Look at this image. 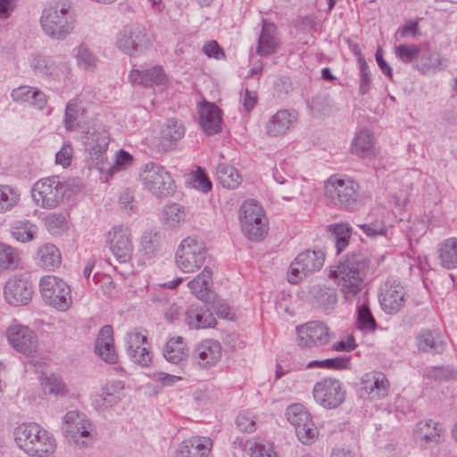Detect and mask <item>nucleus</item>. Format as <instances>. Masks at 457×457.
Segmentation results:
<instances>
[{
    "mask_svg": "<svg viewBox=\"0 0 457 457\" xmlns=\"http://www.w3.org/2000/svg\"><path fill=\"white\" fill-rule=\"evenodd\" d=\"M369 262L361 253H351L330 267L332 278L346 301H353L361 292Z\"/></svg>",
    "mask_w": 457,
    "mask_h": 457,
    "instance_id": "obj_1",
    "label": "nucleus"
},
{
    "mask_svg": "<svg viewBox=\"0 0 457 457\" xmlns=\"http://www.w3.org/2000/svg\"><path fill=\"white\" fill-rule=\"evenodd\" d=\"M17 445L31 457H44L54 452L56 444L52 435L39 424L29 422L14 430Z\"/></svg>",
    "mask_w": 457,
    "mask_h": 457,
    "instance_id": "obj_2",
    "label": "nucleus"
},
{
    "mask_svg": "<svg viewBox=\"0 0 457 457\" xmlns=\"http://www.w3.org/2000/svg\"><path fill=\"white\" fill-rule=\"evenodd\" d=\"M75 22V13L67 3H58L45 8L40 17L44 33L55 40H63L71 34Z\"/></svg>",
    "mask_w": 457,
    "mask_h": 457,
    "instance_id": "obj_3",
    "label": "nucleus"
},
{
    "mask_svg": "<svg viewBox=\"0 0 457 457\" xmlns=\"http://www.w3.org/2000/svg\"><path fill=\"white\" fill-rule=\"evenodd\" d=\"M325 195L335 206L349 211L361 204L359 184L347 177L331 176L325 184Z\"/></svg>",
    "mask_w": 457,
    "mask_h": 457,
    "instance_id": "obj_4",
    "label": "nucleus"
},
{
    "mask_svg": "<svg viewBox=\"0 0 457 457\" xmlns=\"http://www.w3.org/2000/svg\"><path fill=\"white\" fill-rule=\"evenodd\" d=\"M71 192V187L60 176L40 179L32 187L31 195L35 204L45 209H53L62 203Z\"/></svg>",
    "mask_w": 457,
    "mask_h": 457,
    "instance_id": "obj_5",
    "label": "nucleus"
},
{
    "mask_svg": "<svg viewBox=\"0 0 457 457\" xmlns=\"http://www.w3.org/2000/svg\"><path fill=\"white\" fill-rule=\"evenodd\" d=\"M239 220L244 235L251 241H261L268 233V220L262 206L254 200L240 207Z\"/></svg>",
    "mask_w": 457,
    "mask_h": 457,
    "instance_id": "obj_6",
    "label": "nucleus"
},
{
    "mask_svg": "<svg viewBox=\"0 0 457 457\" xmlns=\"http://www.w3.org/2000/svg\"><path fill=\"white\" fill-rule=\"evenodd\" d=\"M63 435L76 447L83 448L93 441V426L87 415L78 411H70L62 418Z\"/></svg>",
    "mask_w": 457,
    "mask_h": 457,
    "instance_id": "obj_7",
    "label": "nucleus"
},
{
    "mask_svg": "<svg viewBox=\"0 0 457 457\" xmlns=\"http://www.w3.org/2000/svg\"><path fill=\"white\" fill-rule=\"evenodd\" d=\"M144 187L157 197H167L173 194L176 186L170 174L158 163L145 164L139 173Z\"/></svg>",
    "mask_w": 457,
    "mask_h": 457,
    "instance_id": "obj_8",
    "label": "nucleus"
},
{
    "mask_svg": "<svg viewBox=\"0 0 457 457\" xmlns=\"http://www.w3.org/2000/svg\"><path fill=\"white\" fill-rule=\"evenodd\" d=\"M206 249L202 240L187 237L183 239L176 252L177 267L185 273H194L204 264Z\"/></svg>",
    "mask_w": 457,
    "mask_h": 457,
    "instance_id": "obj_9",
    "label": "nucleus"
},
{
    "mask_svg": "<svg viewBox=\"0 0 457 457\" xmlns=\"http://www.w3.org/2000/svg\"><path fill=\"white\" fill-rule=\"evenodd\" d=\"M39 289L45 302L58 311L64 312L72 303L69 285L62 278L46 275L40 278Z\"/></svg>",
    "mask_w": 457,
    "mask_h": 457,
    "instance_id": "obj_10",
    "label": "nucleus"
},
{
    "mask_svg": "<svg viewBox=\"0 0 457 457\" xmlns=\"http://www.w3.org/2000/svg\"><path fill=\"white\" fill-rule=\"evenodd\" d=\"M29 65L37 76L49 80L64 81L71 75L68 62L60 57L33 54L29 57Z\"/></svg>",
    "mask_w": 457,
    "mask_h": 457,
    "instance_id": "obj_11",
    "label": "nucleus"
},
{
    "mask_svg": "<svg viewBox=\"0 0 457 457\" xmlns=\"http://www.w3.org/2000/svg\"><path fill=\"white\" fill-rule=\"evenodd\" d=\"M106 244L113 257L120 263L131 261L134 245L131 229L125 224H117L106 234Z\"/></svg>",
    "mask_w": 457,
    "mask_h": 457,
    "instance_id": "obj_12",
    "label": "nucleus"
},
{
    "mask_svg": "<svg viewBox=\"0 0 457 457\" xmlns=\"http://www.w3.org/2000/svg\"><path fill=\"white\" fill-rule=\"evenodd\" d=\"M287 420L295 428L299 441L303 445H311L319 435V430L312 421V416L301 403H294L287 408Z\"/></svg>",
    "mask_w": 457,
    "mask_h": 457,
    "instance_id": "obj_13",
    "label": "nucleus"
},
{
    "mask_svg": "<svg viewBox=\"0 0 457 457\" xmlns=\"http://www.w3.org/2000/svg\"><path fill=\"white\" fill-rule=\"evenodd\" d=\"M324 262L325 254L320 250H306L300 253L288 268V282L296 284L310 274L319 271L323 267Z\"/></svg>",
    "mask_w": 457,
    "mask_h": 457,
    "instance_id": "obj_14",
    "label": "nucleus"
},
{
    "mask_svg": "<svg viewBox=\"0 0 457 457\" xmlns=\"http://www.w3.org/2000/svg\"><path fill=\"white\" fill-rule=\"evenodd\" d=\"M312 395L317 403L326 409H336L345 400L346 392L340 380L324 378L313 386Z\"/></svg>",
    "mask_w": 457,
    "mask_h": 457,
    "instance_id": "obj_15",
    "label": "nucleus"
},
{
    "mask_svg": "<svg viewBox=\"0 0 457 457\" xmlns=\"http://www.w3.org/2000/svg\"><path fill=\"white\" fill-rule=\"evenodd\" d=\"M116 45L124 53L135 56L149 47L150 40L144 28L129 25L119 33Z\"/></svg>",
    "mask_w": 457,
    "mask_h": 457,
    "instance_id": "obj_16",
    "label": "nucleus"
},
{
    "mask_svg": "<svg viewBox=\"0 0 457 457\" xmlns=\"http://www.w3.org/2000/svg\"><path fill=\"white\" fill-rule=\"evenodd\" d=\"M7 338L15 351L27 357H32L37 352V337L28 326L21 324L10 326L7 329Z\"/></svg>",
    "mask_w": 457,
    "mask_h": 457,
    "instance_id": "obj_17",
    "label": "nucleus"
},
{
    "mask_svg": "<svg viewBox=\"0 0 457 457\" xmlns=\"http://www.w3.org/2000/svg\"><path fill=\"white\" fill-rule=\"evenodd\" d=\"M32 283L24 275H13L5 282L4 297L11 305H26L32 299Z\"/></svg>",
    "mask_w": 457,
    "mask_h": 457,
    "instance_id": "obj_18",
    "label": "nucleus"
},
{
    "mask_svg": "<svg viewBox=\"0 0 457 457\" xmlns=\"http://www.w3.org/2000/svg\"><path fill=\"white\" fill-rule=\"evenodd\" d=\"M328 341V328L321 321L307 322L296 328V342L302 348L321 346Z\"/></svg>",
    "mask_w": 457,
    "mask_h": 457,
    "instance_id": "obj_19",
    "label": "nucleus"
},
{
    "mask_svg": "<svg viewBox=\"0 0 457 457\" xmlns=\"http://www.w3.org/2000/svg\"><path fill=\"white\" fill-rule=\"evenodd\" d=\"M125 347L129 359L141 367H148L152 362L147 337L140 331L134 330L125 336Z\"/></svg>",
    "mask_w": 457,
    "mask_h": 457,
    "instance_id": "obj_20",
    "label": "nucleus"
},
{
    "mask_svg": "<svg viewBox=\"0 0 457 457\" xmlns=\"http://www.w3.org/2000/svg\"><path fill=\"white\" fill-rule=\"evenodd\" d=\"M379 292V303L386 313L397 312L405 303L406 291L396 280H387L383 283Z\"/></svg>",
    "mask_w": 457,
    "mask_h": 457,
    "instance_id": "obj_21",
    "label": "nucleus"
},
{
    "mask_svg": "<svg viewBox=\"0 0 457 457\" xmlns=\"http://www.w3.org/2000/svg\"><path fill=\"white\" fill-rule=\"evenodd\" d=\"M82 142L91 159L97 163L102 162L107 150L110 137L106 129L101 127H93L82 135Z\"/></svg>",
    "mask_w": 457,
    "mask_h": 457,
    "instance_id": "obj_22",
    "label": "nucleus"
},
{
    "mask_svg": "<svg viewBox=\"0 0 457 457\" xmlns=\"http://www.w3.org/2000/svg\"><path fill=\"white\" fill-rule=\"evenodd\" d=\"M198 123L204 132L212 136L221 130L222 113L213 103L204 101L199 104Z\"/></svg>",
    "mask_w": 457,
    "mask_h": 457,
    "instance_id": "obj_23",
    "label": "nucleus"
},
{
    "mask_svg": "<svg viewBox=\"0 0 457 457\" xmlns=\"http://www.w3.org/2000/svg\"><path fill=\"white\" fill-rule=\"evenodd\" d=\"M417 349L421 353L439 354L445 351L446 342L439 329L422 328L415 337Z\"/></svg>",
    "mask_w": 457,
    "mask_h": 457,
    "instance_id": "obj_24",
    "label": "nucleus"
},
{
    "mask_svg": "<svg viewBox=\"0 0 457 457\" xmlns=\"http://www.w3.org/2000/svg\"><path fill=\"white\" fill-rule=\"evenodd\" d=\"M297 120L298 112L295 110H279L270 118L266 133L271 137L282 136L295 126Z\"/></svg>",
    "mask_w": 457,
    "mask_h": 457,
    "instance_id": "obj_25",
    "label": "nucleus"
},
{
    "mask_svg": "<svg viewBox=\"0 0 457 457\" xmlns=\"http://www.w3.org/2000/svg\"><path fill=\"white\" fill-rule=\"evenodd\" d=\"M414 438L422 446L424 444H439L445 439V431L439 422L432 420L419 421L413 431Z\"/></svg>",
    "mask_w": 457,
    "mask_h": 457,
    "instance_id": "obj_26",
    "label": "nucleus"
},
{
    "mask_svg": "<svg viewBox=\"0 0 457 457\" xmlns=\"http://www.w3.org/2000/svg\"><path fill=\"white\" fill-rule=\"evenodd\" d=\"M221 357V345L218 341L206 339L198 344L194 351V359L202 368H211Z\"/></svg>",
    "mask_w": 457,
    "mask_h": 457,
    "instance_id": "obj_27",
    "label": "nucleus"
},
{
    "mask_svg": "<svg viewBox=\"0 0 457 457\" xmlns=\"http://www.w3.org/2000/svg\"><path fill=\"white\" fill-rule=\"evenodd\" d=\"M112 334L113 330L112 326H104L99 330L95 344L96 353L107 363H116L118 361Z\"/></svg>",
    "mask_w": 457,
    "mask_h": 457,
    "instance_id": "obj_28",
    "label": "nucleus"
},
{
    "mask_svg": "<svg viewBox=\"0 0 457 457\" xmlns=\"http://www.w3.org/2000/svg\"><path fill=\"white\" fill-rule=\"evenodd\" d=\"M212 448V441L205 436H193L184 440L177 448V457H207Z\"/></svg>",
    "mask_w": 457,
    "mask_h": 457,
    "instance_id": "obj_29",
    "label": "nucleus"
},
{
    "mask_svg": "<svg viewBox=\"0 0 457 457\" xmlns=\"http://www.w3.org/2000/svg\"><path fill=\"white\" fill-rule=\"evenodd\" d=\"M361 390H363L370 398H384L389 392V382L385 374L381 372L366 373L361 378Z\"/></svg>",
    "mask_w": 457,
    "mask_h": 457,
    "instance_id": "obj_30",
    "label": "nucleus"
},
{
    "mask_svg": "<svg viewBox=\"0 0 457 457\" xmlns=\"http://www.w3.org/2000/svg\"><path fill=\"white\" fill-rule=\"evenodd\" d=\"M186 129L179 120L169 119L161 128L160 143L164 151L175 148L177 143L185 136Z\"/></svg>",
    "mask_w": 457,
    "mask_h": 457,
    "instance_id": "obj_31",
    "label": "nucleus"
},
{
    "mask_svg": "<svg viewBox=\"0 0 457 457\" xmlns=\"http://www.w3.org/2000/svg\"><path fill=\"white\" fill-rule=\"evenodd\" d=\"M185 322L192 329H200L214 327L216 320L208 309L192 304L185 313Z\"/></svg>",
    "mask_w": 457,
    "mask_h": 457,
    "instance_id": "obj_32",
    "label": "nucleus"
},
{
    "mask_svg": "<svg viewBox=\"0 0 457 457\" xmlns=\"http://www.w3.org/2000/svg\"><path fill=\"white\" fill-rule=\"evenodd\" d=\"M212 283V272L209 267H204L203 271L194 279L188 282V287L196 298L204 303L211 300V285Z\"/></svg>",
    "mask_w": 457,
    "mask_h": 457,
    "instance_id": "obj_33",
    "label": "nucleus"
},
{
    "mask_svg": "<svg viewBox=\"0 0 457 457\" xmlns=\"http://www.w3.org/2000/svg\"><path fill=\"white\" fill-rule=\"evenodd\" d=\"M437 258L446 270L457 269V237H448L437 245Z\"/></svg>",
    "mask_w": 457,
    "mask_h": 457,
    "instance_id": "obj_34",
    "label": "nucleus"
},
{
    "mask_svg": "<svg viewBox=\"0 0 457 457\" xmlns=\"http://www.w3.org/2000/svg\"><path fill=\"white\" fill-rule=\"evenodd\" d=\"M129 79L132 83L147 87L163 84L166 76L162 67L154 66L145 71L133 70L129 74Z\"/></svg>",
    "mask_w": 457,
    "mask_h": 457,
    "instance_id": "obj_35",
    "label": "nucleus"
},
{
    "mask_svg": "<svg viewBox=\"0 0 457 457\" xmlns=\"http://www.w3.org/2000/svg\"><path fill=\"white\" fill-rule=\"evenodd\" d=\"M352 153L360 157H371L376 154L375 138L368 129L359 130L352 142Z\"/></svg>",
    "mask_w": 457,
    "mask_h": 457,
    "instance_id": "obj_36",
    "label": "nucleus"
},
{
    "mask_svg": "<svg viewBox=\"0 0 457 457\" xmlns=\"http://www.w3.org/2000/svg\"><path fill=\"white\" fill-rule=\"evenodd\" d=\"M276 30V26L273 23L262 21V32L258 38V54L267 56L276 51L278 46Z\"/></svg>",
    "mask_w": 457,
    "mask_h": 457,
    "instance_id": "obj_37",
    "label": "nucleus"
},
{
    "mask_svg": "<svg viewBox=\"0 0 457 457\" xmlns=\"http://www.w3.org/2000/svg\"><path fill=\"white\" fill-rule=\"evenodd\" d=\"M187 212L179 204L171 203L166 204L162 209L161 220L168 228H179L187 221Z\"/></svg>",
    "mask_w": 457,
    "mask_h": 457,
    "instance_id": "obj_38",
    "label": "nucleus"
},
{
    "mask_svg": "<svg viewBox=\"0 0 457 457\" xmlns=\"http://www.w3.org/2000/svg\"><path fill=\"white\" fill-rule=\"evenodd\" d=\"M314 303L323 311L333 310L337 303V294L334 288L325 286H314L312 289Z\"/></svg>",
    "mask_w": 457,
    "mask_h": 457,
    "instance_id": "obj_39",
    "label": "nucleus"
},
{
    "mask_svg": "<svg viewBox=\"0 0 457 457\" xmlns=\"http://www.w3.org/2000/svg\"><path fill=\"white\" fill-rule=\"evenodd\" d=\"M164 358L173 364H179L187 356V349L184 338L177 337L170 338L163 349Z\"/></svg>",
    "mask_w": 457,
    "mask_h": 457,
    "instance_id": "obj_40",
    "label": "nucleus"
},
{
    "mask_svg": "<svg viewBox=\"0 0 457 457\" xmlns=\"http://www.w3.org/2000/svg\"><path fill=\"white\" fill-rule=\"evenodd\" d=\"M21 266V251L12 245L0 243V271L14 270Z\"/></svg>",
    "mask_w": 457,
    "mask_h": 457,
    "instance_id": "obj_41",
    "label": "nucleus"
},
{
    "mask_svg": "<svg viewBox=\"0 0 457 457\" xmlns=\"http://www.w3.org/2000/svg\"><path fill=\"white\" fill-rule=\"evenodd\" d=\"M216 177L223 187L234 189L241 183L238 171L227 163H220L216 169Z\"/></svg>",
    "mask_w": 457,
    "mask_h": 457,
    "instance_id": "obj_42",
    "label": "nucleus"
},
{
    "mask_svg": "<svg viewBox=\"0 0 457 457\" xmlns=\"http://www.w3.org/2000/svg\"><path fill=\"white\" fill-rule=\"evenodd\" d=\"M41 386L45 392L55 396H63L67 394V386L61 376L54 373H43L40 377Z\"/></svg>",
    "mask_w": 457,
    "mask_h": 457,
    "instance_id": "obj_43",
    "label": "nucleus"
},
{
    "mask_svg": "<svg viewBox=\"0 0 457 457\" xmlns=\"http://www.w3.org/2000/svg\"><path fill=\"white\" fill-rule=\"evenodd\" d=\"M37 233V227L29 220H16L11 226L13 238L21 243L33 240Z\"/></svg>",
    "mask_w": 457,
    "mask_h": 457,
    "instance_id": "obj_44",
    "label": "nucleus"
},
{
    "mask_svg": "<svg viewBox=\"0 0 457 457\" xmlns=\"http://www.w3.org/2000/svg\"><path fill=\"white\" fill-rule=\"evenodd\" d=\"M39 264L44 269L52 270L61 263V253L59 249L51 244L41 246L37 251Z\"/></svg>",
    "mask_w": 457,
    "mask_h": 457,
    "instance_id": "obj_45",
    "label": "nucleus"
},
{
    "mask_svg": "<svg viewBox=\"0 0 457 457\" xmlns=\"http://www.w3.org/2000/svg\"><path fill=\"white\" fill-rule=\"evenodd\" d=\"M84 114V108L81 104L76 100H71L66 104L64 114V127L67 130L72 131L79 128V120Z\"/></svg>",
    "mask_w": 457,
    "mask_h": 457,
    "instance_id": "obj_46",
    "label": "nucleus"
},
{
    "mask_svg": "<svg viewBox=\"0 0 457 457\" xmlns=\"http://www.w3.org/2000/svg\"><path fill=\"white\" fill-rule=\"evenodd\" d=\"M21 193L10 185H0V214L10 212L20 202Z\"/></svg>",
    "mask_w": 457,
    "mask_h": 457,
    "instance_id": "obj_47",
    "label": "nucleus"
},
{
    "mask_svg": "<svg viewBox=\"0 0 457 457\" xmlns=\"http://www.w3.org/2000/svg\"><path fill=\"white\" fill-rule=\"evenodd\" d=\"M356 328L364 332H372L377 328V322L370 309L368 302L357 306Z\"/></svg>",
    "mask_w": 457,
    "mask_h": 457,
    "instance_id": "obj_48",
    "label": "nucleus"
},
{
    "mask_svg": "<svg viewBox=\"0 0 457 457\" xmlns=\"http://www.w3.org/2000/svg\"><path fill=\"white\" fill-rule=\"evenodd\" d=\"M329 231L335 238L337 254H339L349 244L351 227L348 223H337L329 226Z\"/></svg>",
    "mask_w": 457,
    "mask_h": 457,
    "instance_id": "obj_49",
    "label": "nucleus"
},
{
    "mask_svg": "<svg viewBox=\"0 0 457 457\" xmlns=\"http://www.w3.org/2000/svg\"><path fill=\"white\" fill-rule=\"evenodd\" d=\"M244 451L250 457H276L273 445L270 442H261L257 440L246 441L244 445Z\"/></svg>",
    "mask_w": 457,
    "mask_h": 457,
    "instance_id": "obj_50",
    "label": "nucleus"
},
{
    "mask_svg": "<svg viewBox=\"0 0 457 457\" xmlns=\"http://www.w3.org/2000/svg\"><path fill=\"white\" fill-rule=\"evenodd\" d=\"M415 68L424 74L432 71H441L445 68L444 59L436 52L423 54Z\"/></svg>",
    "mask_w": 457,
    "mask_h": 457,
    "instance_id": "obj_51",
    "label": "nucleus"
},
{
    "mask_svg": "<svg viewBox=\"0 0 457 457\" xmlns=\"http://www.w3.org/2000/svg\"><path fill=\"white\" fill-rule=\"evenodd\" d=\"M123 389V385L120 381H112L108 383L102 390V393L99 395V399L97 401H101V405L104 408L109 406H112L117 403L120 397V392Z\"/></svg>",
    "mask_w": 457,
    "mask_h": 457,
    "instance_id": "obj_52",
    "label": "nucleus"
},
{
    "mask_svg": "<svg viewBox=\"0 0 457 457\" xmlns=\"http://www.w3.org/2000/svg\"><path fill=\"white\" fill-rule=\"evenodd\" d=\"M160 235L157 232L146 231L140 240V250L147 258L155 256L160 248Z\"/></svg>",
    "mask_w": 457,
    "mask_h": 457,
    "instance_id": "obj_53",
    "label": "nucleus"
},
{
    "mask_svg": "<svg viewBox=\"0 0 457 457\" xmlns=\"http://www.w3.org/2000/svg\"><path fill=\"white\" fill-rule=\"evenodd\" d=\"M395 56L404 63L420 62V48L415 44H403L396 46L395 48Z\"/></svg>",
    "mask_w": 457,
    "mask_h": 457,
    "instance_id": "obj_54",
    "label": "nucleus"
},
{
    "mask_svg": "<svg viewBox=\"0 0 457 457\" xmlns=\"http://www.w3.org/2000/svg\"><path fill=\"white\" fill-rule=\"evenodd\" d=\"M358 227L370 238H375L378 236H386L387 233V228L384 220L379 218L374 220L370 219L362 224H359Z\"/></svg>",
    "mask_w": 457,
    "mask_h": 457,
    "instance_id": "obj_55",
    "label": "nucleus"
},
{
    "mask_svg": "<svg viewBox=\"0 0 457 457\" xmlns=\"http://www.w3.org/2000/svg\"><path fill=\"white\" fill-rule=\"evenodd\" d=\"M75 58L78 64L87 70L95 68L97 62V58L85 45L77 48Z\"/></svg>",
    "mask_w": 457,
    "mask_h": 457,
    "instance_id": "obj_56",
    "label": "nucleus"
},
{
    "mask_svg": "<svg viewBox=\"0 0 457 457\" xmlns=\"http://www.w3.org/2000/svg\"><path fill=\"white\" fill-rule=\"evenodd\" d=\"M357 54V53H355ZM358 62L360 64V87L359 91L361 95H365L368 93L370 82H371V74L369 71V66L363 58V56L359 53L358 54Z\"/></svg>",
    "mask_w": 457,
    "mask_h": 457,
    "instance_id": "obj_57",
    "label": "nucleus"
},
{
    "mask_svg": "<svg viewBox=\"0 0 457 457\" xmlns=\"http://www.w3.org/2000/svg\"><path fill=\"white\" fill-rule=\"evenodd\" d=\"M193 187L203 193H207L212 189V182L201 168H198L194 174Z\"/></svg>",
    "mask_w": 457,
    "mask_h": 457,
    "instance_id": "obj_58",
    "label": "nucleus"
},
{
    "mask_svg": "<svg viewBox=\"0 0 457 457\" xmlns=\"http://www.w3.org/2000/svg\"><path fill=\"white\" fill-rule=\"evenodd\" d=\"M237 428L243 432H253L255 430L254 417L248 412L240 413L236 420Z\"/></svg>",
    "mask_w": 457,
    "mask_h": 457,
    "instance_id": "obj_59",
    "label": "nucleus"
},
{
    "mask_svg": "<svg viewBox=\"0 0 457 457\" xmlns=\"http://www.w3.org/2000/svg\"><path fill=\"white\" fill-rule=\"evenodd\" d=\"M73 149L70 143L64 144L55 154V162L63 168L68 167L71 162Z\"/></svg>",
    "mask_w": 457,
    "mask_h": 457,
    "instance_id": "obj_60",
    "label": "nucleus"
},
{
    "mask_svg": "<svg viewBox=\"0 0 457 457\" xmlns=\"http://www.w3.org/2000/svg\"><path fill=\"white\" fill-rule=\"evenodd\" d=\"M36 87L29 86H21L12 91V98L15 102L29 104L30 98L33 96V91Z\"/></svg>",
    "mask_w": 457,
    "mask_h": 457,
    "instance_id": "obj_61",
    "label": "nucleus"
},
{
    "mask_svg": "<svg viewBox=\"0 0 457 457\" xmlns=\"http://www.w3.org/2000/svg\"><path fill=\"white\" fill-rule=\"evenodd\" d=\"M203 52L209 58L221 60L225 58V54L222 48L215 40H210L203 46Z\"/></svg>",
    "mask_w": 457,
    "mask_h": 457,
    "instance_id": "obj_62",
    "label": "nucleus"
},
{
    "mask_svg": "<svg viewBox=\"0 0 457 457\" xmlns=\"http://www.w3.org/2000/svg\"><path fill=\"white\" fill-rule=\"evenodd\" d=\"M426 376L428 378L442 381L451 377V370L445 366H432L426 370Z\"/></svg>",
    "mask_w": 457,
    "mask_h": 457,
    "instance_id": "obj_63",
    "label": "nucleus"
},
{
    "mask_svg": "<svg viewBox=\"0 0 457 457\" xmlns=\"http://www.w3.org/2000/svg\"><path fill=\"white\" fill-rule=\"evenodd\" d=\"M154 379L159 382L162 386H173L179 381L182 380V377L171 375L165 372H156L154 374Z\"/></svg>",
    "mask_w": 457,
    "mask_h": 457,
    "instance_id": "obj_64",
    "label": "nucleus"
}]
</instances>
